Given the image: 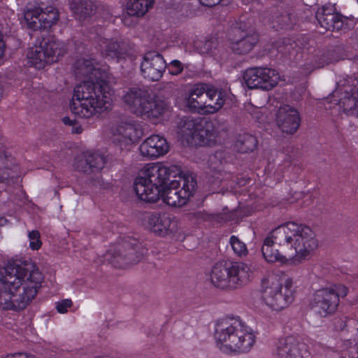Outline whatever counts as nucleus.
Here are the masks:
<instances>
[{
  "mask_svg": "<svg viewBox=\"0 0 358 358\" xmlns=\"http://www.w3.org/2000/svg\"><path fill=\"white\" fill-rule=\"evenodd\" d=\"M59 10L53 6H48L41 11V22H55L59 20Z\"/></svg>",
  "mask_w": 358,
  "mask_h": 358,
  "instance_id": "nucleus-36",
  "label": "nucleus"
},
{
  "mask_svg": "<svg viewBox=\"0 0 358 358\" xmlns=\"http://www.w3.org/2000/svg\"><path fill=\"white\" fill-rule=\"evenodd\" d=\"M224 36H227L226 33H217L216 34V36H208L204 42L203 44V52L209 54H214L215 50H216L220 43L221 40V42H223L224 35Z\"/></svg>",
  "mask_w": 358,
  "mask_h": 358,
  "instance_id": "nucleus-34",
  "label": "nucleus"
},
{
  "mask_svg": "<svg viewBox=\"0 0 358 358\" xmlns=\"http://www.w3.org/2000/svg\"><path fill=\"white\" fill-rule=\"evenodd\" d=\"M205 86L204 97L206 103L203 109L209 113H214L219 110L224 104L227 99V93L222 90H218L213 86Z\"/></svg>",
  "mask_w": 358,
  "mask_h": 358,
  "instance_id": "nucleus-22",
  "label": "nucleus"
},
{
  "mask_svg": "<svg viewBox=\"0 0 358 358\" xmlns=\"http://www.w3.org/2000/svg\"><path fill=\"white\" fill-rule=\"evenodd\" d=\"M338 105L343 113L358 118V80L352 82V87L350 90H344L338 99Z\"/></svg>",
  "mask_w": 358,
  "mask_h": 358,
  "instance_id": "nucleus-21",
  "label": "nucleus"
},
{
  "mask_svg": "<svg viewBox=\"0 0 358 358\" xmlns=\"http://www.w3.org/2000/svg\"><path fill=\"white\" fill-rule=\"evenodd\" d=\"M339 358H345V357H343V356H341Z\"/></svg>",
  "mask_w": 358,
  "mask_h": 358,
  "instance_id": "nucleus-55",
  "label": "nucleus"
},
{
  "mask_svg": "<svg viewBox=\"0 0 358 358\" xmlns=\"http://www.w3.org/2000/svg\"><path fill=\"white\" fill-rule=\"evenodd\" d=\"M42 10L36 6H27L24 11V19L26 22H36L38 20L41 22L40 19L41 18Z\"/></svg>",
  "mask_w": 358,
  "mask_h": 358,
  "instance_id": "nucleus-35",
  "label": "nucleus"
},
{
  "mask_svg": "<svg viewBox=\"0 0 358 358\" xmlns=\"http://www.w3.org/2000/svg\"><path fill=\"white\" fill-rule=\"evenodd\" d=\"M246 19H240V22L241 23H243L244 22V21Z\"/></svg>",
  "mask_w": 358,
  "mask_h": 358,
  "instance_id": "nucleus-53",
  "label": "nucleus"
},
{
  "mask_svg": "<svg viewBox=\"0 0 358 358\" xmlns=\"http://www.w3.org/2000/svg\"><path fill=\"white\" fill-rule=\"evenodd\" d=\"M258 141L255 136L248 133L239 134L234 143V149L242 153L253 152L257 148Z\"/></svg>",
  "mask_w": 358,
  "mask_h": 358,
  "instance_id": "nucleus-30",
  "label": "nucleus"
},
{
  "mask_svg": "<svg viewBox=\"0 0 358 358\" xmlns=\"http://www.w3.org/2000/svg\"><path fill=\"white\" fill-rule=\"evenodd\" d=\"M17 176V173L12 169L7 167L3 169L0 167V182H13Z\"/></svg>",
  "mask_w": 358,
  "mask_h": 358,
  "instance_id": "nucleus-40",
  "label": "nucleus"
},
{
  "mask_svg": "<svg viewBox=\"0 0 358 358\" xmlns=\"http://www.w3.org/2000/svg\"><path fill=\"white\" fill-rule=\"evenodd\" d=\"M166 69L172 76H178L182 72L184 66L180 61L173 59L169 64H166Z\"/></svg>",
  "mask_w": 358,
  "mask_h": 358,
  "instance_id": "nucleus-42",
  "label": "nucleus"
},
{
  "mask_svg": "<svg viewBox=\"0 0 358 358\" xmlns=\"http://www.w3.org/2000/svg\"><path fill=\"white\" fill-rule=\"evenodd\" d=\"M357 1H358V0H357Z\"/></svg>",
  "mask_w": 358,
  "mask_h": 358,
  "instance_id": "nucleus-56",
  "label": "nucleus"
},
{
  "mask_svg": "<svg viewBox=\"0 0 358 358\" xmlns=\"http://www.w3.org/2000/svg\"><path fill=\"white\" fill-rule=\"evenodd\" d=\"M204 92L205 86L203 84L195 85L186 99V106L193 111L203 109V106L206 103Z\"/></svg>",
  "mask_w": 358,
  "mask_h": 358,
  "instance_id": "nucleus-27",
  "label": "nucleus"
},
{
  "mask_svg": "<svg viewBox=\"0 0 358 358\" xmlns=\"http://www.w3.org/2000/svg\"><path fill=\"white\" fill-rule=\"evenodd\" d=\"M243 24H233L227 36L230 41L231 49L237 55L249 52L259 41V34L256 31L248 33L242 29Z\"/></svg>",
  "mask_w": 358,
  "mask_h": 358,
  "instance_id": "nucleus-13",
  "label": "nucleus"
},
{
  "mask_svg": "<svg viewBox=\"0 0 358 358\" xmlns=\"http://www.w3.org/2000/svg\"><path fill=\"white\" fill-rule=\"evenodd\" d=\"M208 218L212 222L221 224L230 221L231 215L227 213H217L208 215Z\"/></svg>",
  "mask_w": 358,
  "mask_h": 358,
  "instance_id": "nucleus-41",
  "label": "nucleus"
},
{
  "mask_svg": "<svg viewBox=\"0 0 358 358\" xmlns=\"http://www.w3.org/2000/svg\"><path fill=\"white\" fill-rule=\"evenodd\" d=\"M315 43V41L308 34L301 35L294 41L295 46L299 47V50H296V53L301 50L302 57L307 55L303 69L305 74H309L315 69L322 68L338 60V54L334 49H316L313 46Z\"/></svg>",
  "mask_w": 358,
  "mask_h": 358,
  "instance_id": "nucleus-9",
  "label": "nucleus"
},
{
  "mask_svg": "<svg viewBox=\"0 0 358 358\" xmlns=\"http://www.w3.org/2000/svg\"><path fill=\"white\" fill-rule=\"evenodd\" d=\"M28 238L29 240V248L32 250H38L42 245L41 234L38 230L29 231Z\"/></svg>",
  "mask_w": 358,
  "mask_h": 358,
  "instance_id": "nucleus-39",
  "label": "nucleus"
},
{
  "mask_svg": "<svg viewBox=\"0 0 358 358\" xmlns=\"http://www.w3.org/2000/svg\"><path fill=\"white\" fill-rule=\"evenodd\" d=\"M201 123L207 124V122L202 119H194L188 117L181 120L180 129L183 136H186L192 140L199 126Z\"/></svg>",
  "mask_w": 358,
  "mask_h": 358,
  "instance_id": "nucleus-32",
  "label": "nucleus"
},
{
  "mask_svg": "<svg viewBox=\"0 0 358 358\" xmlns=\"http://www.w3.org/2000/svg\"><path fill=\"white\" fill-rule=\"evenodd\" d=\"M72 132L74 134H80L83 132V127L80 125H76V124L73 126Z\"/></svg>",
  "mask_w": 358,
  "mask_h": 358,
  "instance_id": "nucleus-49",
  "label": "nucleus"
},
{
  "mask_svg": "<svg viewBox=\"0 0 358 358\" xmlns=\"http://www.w3.org/2000/svg\"><path fill=\"white\" fill-rule=\"evenodd\" d=\"M119 132L118 136L115 138L117 141L120 148L131 145L138 141L141 138V131L136 128L134 124L130 123H124L117 128Z\"/></svg>",
  "mask_w": 358,
  "mask_h": 358,
  "instance_id": "nucleus-23",
  "label": "nucleus"
},
{
  "mask_svg": "<svg viewBox=\"0 0 358 358\" xmlns=\"http://www.w3.org/2000/svg\"><path fill=\"white\" fill-rule=\"evenodd\" d=\"M216 135L213 129L208 128V125H204L201 123L192 141L200 146H210L215 143Z\"/></svg>",
  "mask_w": 358,
  "mask_h": 358,
  "instance_id": "nucleus-29",
  "label": "nucleus"
},
{
  "mask_svg": "<svg viewBox=\"0 0 358 358\" xmlns=\"http://www.w3.org/2000/svg\"><path fill=\"white\" fill-rule=\"evenodd\" d=\"M155 0H129L127 9L131 16L143 17L153 7Z\"/></svg>",
  "mask_w": 358,
  "mask_h": 358,
  "instance_id": "nucleus-31",
  "label": "nucleus"
},
{
  "mask_svg": "<svg viewBox=\"0 0 358 358\" xmlns=\"http://www.w3.org/2000/svg\"><path fill=\"white\" fill-rule=\"evenodd\" d=\"M357 353V357H358V345L356 346Z\"/></svg>",
  "mask_w": 358,
  "mask_h": 358,
  "instance_id": "nucleus-54",
  "label": "nucleus"
},
{
  "mask_svg": "<svg viewBox=\"0 0 358 358\" xmlns=\"http://www.w3.org/2000/svg\"><path fill=\"white\" fill-rule=\"evenodd\" d=\"M224 36H227L226 33H217L216 34V36H208L204 42L203 44V52L209 54H214L215 50H216L220 43L221 40V42H223L224 35Z\"/></svg>",
  "mask_w": 358,
  "mask_h": 358,
  "instance_id": "nucleus-33",
  "label": "nucleus"
},
{
  "mask_svg": "<svg viewBox=\"0 0 358 358\" xmlns=\"http://www.w3.org/2000/svg\"><path fill=\"white\" fill-rule=\"evenodd\" d=\"M31 38L36 37L33 46L27 52V59L31 66L37 69L59 61L66 52L65 45L50 36L48 32L55 24H24Z\"/></svg>",
  "mask_w": 358,
  "mask_h": 358,
  "instance_id": "nucleus-5",
  "label": "nucleus"
},
{
  "mask_svg": "<svg viewBox=\"0 0 358 358\" xmlns=\"http://www.w3.org/2000/svg\"><path fill=\"white\" fill-rule=\"evenodd\" d=\"M72 305L73 302L71 299H64L57 304L56 309L59 313L64 314L68 311V308L71 307Z\"/></svg>",
  "mask_w": 358,
  "mask_h": 358,
  "instance_id": "nucleus-43",
  "label": "nucleus"
},
{
  "mask_svg": "<svg viewBox=\"0 0 358 358\" xmlns=\"http://www.w3.org/2000/svg\"><path fill=\"white\" fill-rule=\"evenodd\" d=\"M4 358H35L34 355L24 352H18L6 355Z\"/></svg>",
  "mask_w": 358,
  "mask_h": 358,
  "instance_id": "nucleus-45",
  "label": "nucleus"
},
{
  "mask_svg": "<svg viewBox=\"0 0 358 358\" xmlns=\"http://www.w3.org/2000/svg\"><path fill=\"white\" fill-rule=\"evenodd\" d=\"M230 244L234 252L238 256L246 255L248 252L247 247L244 243L241 241L236 236H231L230 238Z\"/></svg>",
  "mask_w": 358,
  "mask_h": 358,
  "instance_id": "nucleus-38",
  "label": "nucleus"
},
{
  "mask_svg": "<svg viewBox=\"0 0 358 358\" xmlns=\"http://www.w3.org/2000/svg\"><path fill=\"white\" fill-rule=\"evenodd\" d=\"M249 271L248 266L243 263L220 262L212 267L210 280L216 287L235 289L248 280Z\"/></svg>",
  "mask_w": 358,
  "mask_h": 358,
  "instance_id": "nucleus-8",
  "label": "nucleus"
},
{
  "mask_svg": "<svg viewBox=\"0 0 358 358\" xmlns=\"http://www.w3.org/2000/svg\"><path fill=\"white\" fill-rule=\"evenodd\" d=\"M276 353L280 358H308L310 355L306 344L294 336L279 339Z\"/></svg>",
  "mask_w": 358,
  "mask_h": 358,
  "instance_id": "nucleus-17",
  "label": "nucleus"
},
{
  "mask_svg": "<svg viewBox=\"0 0 358 358\" xmlns=\"http://www.w3.org/2000/svg\"><path fill=\"white\" fill-rule=\"evenodd\" d=\"M92 41V45L100 50L103 55L108 59H114L117 62L124 59L127 55V50L124 43L108 40L97 33H91L87 36Z\"/></svg>",
  "mask_w": 358,
  "mask_h": 358,
  "instance_id": "nucleus-14",
  "label": "nucleus"
},
{
  "mask_svg": "<svg viewBox=\"0 0 358 358\" xmlns=\"http://www.w3.org/2000/svg\"><path fill=\"white\" fill-rule=\"evenodd\" d=\"M146 218L150 231L159 236L165 237L173 234L177 231V222L169 212H150Z\"/></svg>",
  "mask_w": 358,
  "mask_h": 358,
  "instance_id": "nucleus-15",
  "label": "nucleus"
},
{
  "mask_svg": "<svg viewBox=\"0 0 358 358\" xmlns=\"http://www.w3.org/2000/svg\"><path fill=\"white\" fill-rule=\"evenodd\" d=\"M131 241L130 242L131 245V252L129 253V255H133L134 252H135L136 258L131 259L130 257L128 258V262L126 263H129L131 264H134L138 263L141 259L143 257V256L145 255V250L142 249L141 251H139L138 249V241L135 239H131Z\"/></svg>",
  "mask_w": 358,
  "mask_h": 358,
  "instance_id": "nucleus-37",
  "label": "nucleus"
},
{
  "mask_svg": "<svg viewBox=\"0 0 358 358\" xmlns=\"http://www.w3.org/2000/svg\"><path fill=\"white\" fill-rule=\"evenodd\" d=\"M6 45L3 40V36L0 32V59L3 56L5 52Z\"/></svg>",
  "mask_w": 358,
  "mask_h": 358,
  "instance_id": "nucleus-48",
  "label": "nucleus"
},
{
  "mask_svg": "<svg viewBox=\"0 0 358 358\" xmlns=\"http://www.w3.org/2000/svg\"><path fill=\"white\" fill-rule=\"evenodd\" d=\"M85 157V166L82 168L81 171L87 173L100 171L106 162L104 156L97 152H86Z\"/></svg>",
  "mask_w": 358,
  "mask_h": 358,
  "instance_id": "nucleus-28",
  "label": "nucleus"
},
{
  "mask_svg": "<svg viewBox=\"0 0 358 358\" xmlns=\"http://www.w3.org/2000/svg\"><path fill=\"white\" fill-rule=\"evenodd\" d=\"M290 48H293V44H292V43H290V44H289V45H285V52H288L289 53H290V51H289Z\"/></svg>",
  "mask_w": 358,
  "mask_h": 358,
  "instance_id": "nucleus-51",
  "label": "nucleus"
},
{
  "mask_svg": "<svg viewBox=\"0 0 358 358\" xmlns=\"http://www.w3.org/2000/svg\"><path fill=\"white\" fill-rule=\"evenodd\" d=\"M123 101L137 116L155 124L168 121L171 115V108L167 103L152 99L146 90L139 87L130 88Z\"/></svg>",
  "mask_w": 358,
  "mask_h": 358,
  "instance_id": "nucleus-7",
  "label": "nucleus"
},
{
  "mask_svg": "<svg viewBox=\"0 0 358 358\" xmlns=\"http://www.w3.org/2000/svg\"><path fill=\"white\" fill-rule=\"evenodd\" d=\"M198 1L201 5L204 6H208V7H212L215 5H217L221 1V0H198Z\"/></svg>",
  "mask_w": 358,
  "mask_h": 358,
  "instance_id": "nucleus-46",
  "label": "nucleus"
},
{
  "mask_svg": "<svg viewBox=\"0 0 358 358\" xmlns=\"http://www.w3.org/2000/svg\"><path fill=\"white\" fill-rule=\"evenodd\" d=\"M262 252L267 262L287 264L289 261L288 255L282 252V249L272 243L268 238H265L262 247Z\"/></svg>",
  "mask_w": 358,
  "mask_h": 358,
  "instance_id": "nucleus-24",
  "label": "nucleus"
},
{
  "mask_svg": "<svg viewBox=\"0 0 358 358\" xmlns=\"http://www.w3.org/2000/svg\"><path fill=\"white\" fill-rule=\"evenodd\" d=\"M315 17L317 22H344L354 20L353 16L343 15L331 6L319 8L315 12Z\"/></svg>",
  "mask_w": 358,
  "mask_h": 358,
  "instance_id": "nucleus-25",
  "label": "nucleus"
},
{
  "mask_svg": "<svg viewBox=\"0 0 358 358\" xmlns=\"http://www.w3.org/2000/svg\"><path fill=\"white\" fill-rule=\"evenodd\" d=\"M266 238L282 249V252L288 255L289 258H305L318 246L312 229L296 222H287L277 227Z\"/></svg>",
  "mask_w": 358,
  "mask_h": 358,
  "instance_id": "nucleus-4",
  "label": "nucleus"
},
{
  "mask_svg": "<svg viewBox=\"0 0 358 358\" xmlns=\"http://www.w3.org/2000/svg\"><path fill=\"white\" fill-rule=\"evenodd\" d=\"M215 339L220 351L226 354L248 352L256 341L253 329L239 317L218 324Z\"/></svg>",
  "mask_w": 358,
  "mask_h": 358,
  "instance_id": "nucleus-6",
  "label": "nucleus"
},
{
  "mask_svg": "<svg viewBox=\"0 0 358 358\" xmlns=\"http://www.w3.org/2000/svg\"><path fill=\"white\" fill-rule=\"evenodd\" d=\"M142 76L150 81L159 80L166 69V62L163 56L155 51L146 52L141 63Z\"/></svg>",
  "mask_w": 358,
  "mask_h": 358,
  "instance_id": "nucleus-16",
  "label": "nucleus"
},
{
  "mask_svg": "<svg viewBox=\"0 0 358 358\" xmlns=\"http://www.w3.org/2000/svg\"><path fill=\"white\" fill-rule=\"evenodd\" d=\"M197 187L196 177L185 173L178 165L162 162L148 164L136 177L133 188L138 198L146 203L162 199L172 207L186 205Z\"/></svg>",
  "mask_w": 358,
  "mask_h": 358,
  "instance_id": "nucleus-1",
  "label": "nucleus"
},
{
  "mask_svg": "<svg viewBox=\"0 0 358 358\" xmlns=\"http://www.w3.org/2000/svg\"><path fill=\"white\" fill-rule=\"evenodd\" d=\"M92 58L78 59L74 64L75 73L86 78L73 90L70 109L76 117L90 119L109 108L111 87L108 71L95 65Z\"/></svg>",
  "mask_w": 358,
  "mask_h": 358,
  "instance_id": "nucleus-2",
  "label": "nucleus"
},
{
  "mask_svg": "<svg viewBox=\"0 0 358 358\" xmlns=\"http://www.w3.org/2000/svg\"><path fill=\"white\" fill-rule=\"evenodd\" d=\"M76 120L75 119H71L69 117L67 116L62 118V122L65 125L74 126L76 123Z\"/></svg>",
  "mask_w": 358,
  "mask_h": 358,
  "instance_id": "nucleus-47",
  "label": "nucleus"
},
{
  "mask_svg": "<svg viewBox=\"0 0 358 358\" xmlns=\"http://www.w3.org/2000/svg\"><path fill=\"white\" fill-rule=\"evenodd\" d=\"M278 127L283 133L292 134L295 133L301 124L299 111L289 105L280 107L276 115Z\"/></svg>",
  "mask_w": 358,
  "mask_h": 358,
  "instance_id": "nucleus-18",
  "label": "nucleus"
},
{
  "mask_svg": "<svg viewBox=\"0 0 358 358\" xmlns=\"http://www.w3.org/2000/svg\"><path fill=\"white\" fill-rule=\"evenodd\" d=\"M262 300L271 309L276 311L281 310L294 301V289L292 278H287L284 285L278 282H272L270 285L266 286L264 280L262 281Z\"/></svg>",
  "mask_w": 358,
  "mask_h": 358,
  "instance_id": "nucleus-11",
  "label": "nucleus"
},
{
  "mask_svg": "<svg viewBox=\"0 0 358 358\" xmlns=\"http://www.w3.org/2000/svg\"><path fill=\"white\" fill-rule=\"evenodd\" d=\"M316 24V29L320 34H324L327 29H329L330 27H332L334 29L335 27L337 29V30L341 29L342 27L344 24H341L340 26L339 24H326L327 27L323 26V24Z\"/></svg>",
  "mask_w": 358,
  "mask_h": 358,
  "instance_id": "nucleus-44",
  "label": "nucleus"
},
{
  "mask_svg": "<svg viewBox=\"0 0 358 358\" xmlns=\"http://www.w3.org/2000/svg\"><path fill=\"white\" fill-rule=\"evenodd\" d=\"M171 41L176 43H180L181 44H185L186 43L185 39H181L180 38L179 35L174 36L173 39H171Z\"/></svg>",
  "mask_w": 358,
  "mask_h": 358,
  "instance_id": "nucleus-50",
  "label": "nucleus"
},
{
  "mask_svg": "<svg viewBox=\"0 0 358 358\" xmlns=\"http://www.w3.org/2000/svg\"><path fill=\"white\" fill-rule=\"evenodd\" d=\"M139 150L142 156L156 159L166 155L169 150V145L164 136L153 134L143 141Z\"/></svg>",
  "mask_w": 358,
  "mask_h": 358,
  "instance_id": "nucleus-19",
  "label": "nucleus"
},
{
  "mask_svg": "<svg viewBox=\"0 0 358 358\" xmlns=\"http://www.w3.org/2000/svg\"><path fill=\"white\" fill-rule=\"evenodd\" d=\"M70 8L76 20H85L94 15L96 5L91 0H71Z\"/></svg>",
  "mask_w": 358,
  "mask_h": 358,
  "instance_id": "nucleus-26",
  "label": "nucleus"
},
{
  "mask_svg": "<svg viewBox=\"0 0 358 358\" xmlns=\"http://www.w3.org/2000/svg\"><path fill=\"white\" fill-rule=\"evenodd\" d=\"M120 256H121V255H120V254H117V256L114 255V256L113 257V259H110V262H111L112 264H114V263H115V262L116 258H117L118 257H120Z\"/></svg>",
  "mask_w": 358,
  "mask_h": 358,
  "instance_id": "nucleus-52",
  "label": "nucleus"
},
{
  "mask_svg": "<svg viewBox=\"0 0 358 358\" xmlns=\"http://www.w3.org/2000/svg\"><path fill=\"white\" fill-rule=\"evenodd\" d=\"M279 79L278 72L268 67L249 68L243 73V80L249 89L271 90L278 85Z\"/></svg>",
  "mask_w": 358,
  "mask_h": 358,
  "instance_id": "nucleus-12",
  "label": "nucleus"
},
{
  "mask_svg": "<svg viewBox=\"0 0 358 358\" xmlns=\"http://www.w3.org/2000/svg\"><path fill=\"white\" fill-rule=\"evenodd\" d=\"M348 288L342 284L316 290L313 294L310 306L322 317L334 314L340 304V299L345 297Z\"/></svg>",
  "mask_w": 358,
  "mask_h": 358,
  "instance_id": "nucleus-10",
  "label": "nucleus"
},
{
  "mask_svg": "<svg viewBox=\"0 0 358 358\" xmlns=\"http://www.w3.org/2000/svg\"><path fill=\"white\" fill-rule=\"evenodd\" d=\"M223 156V151L215 152L213 158H210V173L208 180L210 185L214 187H219L224 180H231L233 174L225 170L227 163L225 159H221Z\"/></svg>",
  "mask_w": 358,
  "mask_h": 358,
  "instance_id": "nucleus-20",
  "label": "nucleus"
},
{
  "mask_svg": "<svg viewBox=\"0 0 358 358\" xmlns=\"http://www.w3.org/2000/svg\"><path fill=\"white\" fill-rule=\"evenodd\" d=\"M43 275L38 268L29 271L24 266L9 262L0 273V310L25 309L41 287Z\"/></svg>",
  "mask_w": 358,
  "mask_h": 358,
  "instance_id": "nucleus-3",
  "label": "nucleus"
}]
</instances>
